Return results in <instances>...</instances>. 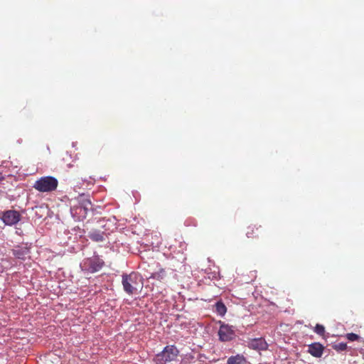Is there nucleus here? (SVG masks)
<instances>
[{"label": "nucleus", "instance_id": "1", "mask_svg": "<svg viewBox=\"0 0 364 364\" xmlns=\"http://www.w3.org/2000/svg\"><path fill=\"white\" fill-rule=\"evenodd\" d=\"M122 285L124 291L128 294H136L143 288V278L137 272H132L122 276Z\"/></svg>", "mask_w": 364, "mask_h": 364}, {"label": "nucleus", "instance_id": "2", "mask_svg": "<svg viewBox=\"0 0 364 364\" xmlns=\"http://www.w3.org/2000/svg\"><path fill=\"white\" fill-rule=\"evenodd\" d=\"M58 180L53 176H43L33 184V188L39 192H52L56 190Z\"/></svg>", "mask_w": 364, "mask_h": 364}, {"label": "nucleus", "instance_id": "3", "mask_svg": "<svg viewBox=\"0 0 364 364\" xmlns=\"http://www.w3.org/2000/svg\"><path fill=\"white\" fill-rule=\"evenodd\" d=\"M178 353V350L174 346H168L156 355V362L157 364H166L176 360Z\"/></svg>", "mask_w": 364, "mask_h": 364}, {"label": "nucleus", "instance_id": "4", "mask_svg": "<svg viewBox=\"0 0 364 364\" xmlns=\"http://www.w3.org/2000/svg\"><path fill=\"white\" fill-rule=\"evenodd\" d=\"M79 204L71 208L73 214L77 215L79 220L86 218L87 213L92 209V204L90 200L85 198L84 195L80 196Z\"/></svg>", "mask_w": 364, "mask_h": 364}, {"label": "nucleus", "instance_id": "5", "mask_svg": "<svg viewBox=\"0 0 364 364\" xmlns=\"http://www.w3.org/2000/svg\"><path fill=\"white\" fill-rule=\"evenodd\" d=\"M104 266V262L99 257H90L85 259L80 264L82 271L95 273L100 271Z\"/></svg>", "mask_w": 364, "mask_h": 364}, {"label": "nucleus", "instance_id": "6", "mask_svg": "<svg viewBox=\"0 0 364 364\" xmlns=\"http://www.w3.org/2000/svg\"><path fill=\"white\" fill-rule=\"evenodd\" d=\"M219 323L220 324V329L218 331L220 341L227 342L232 340L235 336L233 327L228 324H225L221 321H219Z\"/></svg>", "mask_w": 364, "mask_h": 364}, {"label": "nucleus", "instance_id": "7", "mask_svg": "<svg viewBox=\"0 0 364 364\" xmlns=\"http://www.w3.org/2000/svg\"><path fill=\"white\" fill-rule=\"evenodd\" d=\"M1 220L5 225H13L18 223L21 220V215L17 210H6L3 213Z\"/></svg>", "mask_w": 364, "mask_h": 364}, {"label": "nucleus", "instance_id": "8", "mask_svg": "<svg viewBox=\"0 0 364 364\" xmlns=\"http://www.w3.org/2000/svg\"><path fill=\"white\" fill-rule=\"evenodd\" d=\"M264 232V229L262 225H251L247 227L246 235L248 238L255 239L258 238Z\"/></svg>", "mask_w": 364, "mask_h": 364}, {"label": "nucleus", "instance_id": "9", "mask_svg": "<svg viewBox=\"0 0 364 364\" xmlns=\"http://www.w3.org/2000/svg\"><path fill=\"white\" fill-rule=\"evenodd\" d=\"M324 347L320 343H313L308 347V353L316 358H320L323 355Z\"/></svg>", "mask_w": 364, "mask_h": 364}, {"label": "nucleus", "instance_id": "10", "mask_svg": "<svg viewBox=\"0 0 364 364\" xmlns=\"http://www.w3.org/2000/svg\"><path fill=\"white\" fill-rule=\"evenodd\" d=\"M249 346L255 350H264L267 348V343L263 338L252 339L249 343Z\"/></svg>", "mask_w": 364, "mask_h": 364}, {"label": "nucleus", "instance_id": "11", "mask_svg": "<svg viewBox=\"0 0 364 364\" xmlns=\"http://www.w3.org/2000/svg\"><path fill=\"white\" fill-rule=\"evenodd\" d=\"M245 358L240 354L232 355L228 358L227 364H245Z\"/></svg>", "mask_w": 364, "mask_h": 364}, {"label": "nucleus", "instance_id": "12", "mask_svg": "<svg viewBox=\"0 0 364 364\" xmlns=\"http://www.w3.org/2000/svg\"><path fill=\"white\" fill-rule=\"evenodd\" d=\"M215 311L221 316H225L227 312V308L225 305L221 301H218L215 304Z\"/></svg>", "mask_w": 364, "mask_h": 364}, {"label": "nucleus", "instance_id": "13", "mask_svg": "<svg viewBox=\"0 0 364 364\" xmlns=\"http://www.w3.org/2000/svg\"><path fill=\"white\" fill-rule=\"evenodd\" d=\"M90 238L95 242H102L104 240V235L100 232H93L90 234Z\"/></svg>", "mask_w": 364, "mask_h": 364}, {"label": "nucleus", "instance_id": "14", "mask_svg": "<svg viewBox=\"0 0 364 364\" xmlns=\"http://www.w3.org/2000/svg\"><path fill=\"white\" fill-rule=\"evenodd\" d=\"M314 331L317 334L323 336L325 333V328L323 325L317 323L314 328Z\"/></svg>", "mask_w": 364, "mask_h": 364}, {"label": "nucleus", "instance_id": "15", "mask_svg": "<svg viewBox=\"0 0 364 364\" xmlns=\"http://www.w3.org/2000/svg\"><path fill=\"white\" fill-rule=\"evenodd\" d=\"M346 338L350 341H358L360 338L358 334L354 333H348Z\"/></svg>", "mask_w": 364, "mask_h": 364}, {"label": "nucleus", "instance_id": "16", "mask_svg": "<svg viewBox=\"0 0 364 364\" xmlns=\"http://www.w3.org/2000/svg\"><path fill=\"white\" fill-rule=\"evenodd\" d=\"M334 349L339 351L346 350L347 349V344L345 343H340L338 344L335 345Z\"/></svg>", "mask_w": 364, "mask_h": 364}, {"label": "nucleus", "instance_id": "17", "mask_svg": "<svg viewBox=\"0 0 364 364\" xmlns=\"http://www.w3.org/2000/svg\"><path fill=\"white\" fill-rule=\"evenodd\" d=\"M14 255L16 257H18V258H19V259H23V252H22L21 250H14Z\"/></svg>", "mask_w": 364, "mask_h": 364}, {"label": "nucleus", "instance_id": "18", "mask_svg": "<svg viewBox=\"0 0 364 364\" xmlns=\"http://www.w3.org/2000/svg\"><path fill=\"white\" fill-rule=\"evenodd\" d=\"M4 179V177L3 176L2 173H0V182Z\"/></svg>", "mask_w": 364, "mask_h": 364}]
</instances>
